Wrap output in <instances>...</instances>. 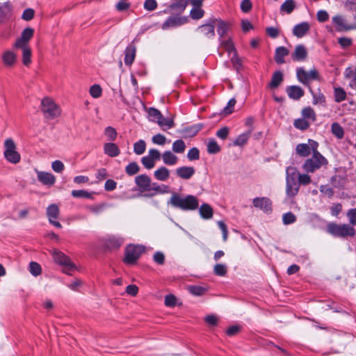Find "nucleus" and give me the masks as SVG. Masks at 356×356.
I'll return each instance as SVG.
<instances>
[{
    "instance_id": "obj_33",
    "label": "nucleus",
    "mask_w": 356,
    "mask_h": 356,
    "mask_svg": "<svg viewBox=\"0 0 356 356\" xmlns=\"http://www.w3.org/2000/svg\"><path fill=\"white\" fill-rule=\"evenodd\" d=\"M15 48H20L22 50V63L24 65L27 66L31 63V50L29 45L23 47H15Z\"/></svg>"
},
{
    "instance_id": "obj_55",
    "label": "nucleus",
    "mask_w": 356,
    "mask_h": 356,
    "mask_svg": "<svg viewBox=\"0 0 356 356\" xmlns=\"http://www.w3.org/2000/svg\"><path fill=\"white\" fill-rule=\"evenodd\" d=\"M189 291L194 296H202L207 291V289L201 286H189Z\"/></svg>"
},
{
    "instance_id": "obj_12",
    "label": "nucleus",
    "mask_w": 356,
    "mask_h": 356,
    "mask_svg": "<svg viewBox=\"0 0 356 356\" xmlns=\"http://www.w3.org/2000/svg\"><path fill=\"white\" fill-rule=\"evenodd\" d=\"M187 5L188 1L186 0H174L163 12L166 14H175V15L181 16Z\"/></svg>"
},
{
    "instance_id": "obj_32",
    "label": "nucleus",
    "mask_w": 356,
    "mask_h": 356,
    "mask_svg": "<svg viewBox=\"0 0 356 356\" xmlns=\"http://www.w3.org/2000/svg\"><path fill=\"white\" fill-rule=\"evenodd\" d=\"M12 7L9 3L0 4V23L11 16Z\"/></svg>"
},
{
    "instance_id": "obj_40",
    "label": "nucleus",
    "mask_w": 356,
    "mask_h": 356,
    "mask_svg": "<svg viewBox=\"0 0 356 356\" xmlns=\"http://www.w3.org/2000/svg\"><path fill=\"white\" fill-rule=\"evenodd\" d=\"M332 134L338 139L343 138L344 136V131L343 127L338 122H333L331 125Z\"/></svg>"
},
{
    "instance_id": "obj_46",
    "label": "nucleus",
    "mask_w": 356,
    "mask_h": 356,
    "mask_svg": "<svg viewBox=\"0 0 356 356\" xmlns=\"http://www.w3.org/2000/svg\"><path fill=\"white\" fill-rule=\"evenodd\" d=\"M220 151V147L215 139H210L207 144V152L209 154H216Z\"/></svg>"
},
{
    "instance_id": "obj_21",
    "label": "nucleus",
    "mask_w": 356,
    "mask_h": 356,
    "mask_svg": "<svg viewBox=\"0 0 356 356\" xmlns=\"http://www.w3.org/2000/svg\"><path fill=\"white\" fill-rule=\"evenodd\" d=\"M310 28L307 22H303L294 26L293 34L297 38H302L307 34Z\"/></svg>"
},
{
    "instance_id": "obj_9",
    "label": "nucleus",
    "mask_w": 356,
    "mask_h": 356,
    "mask_svg": "<svg viewBox=\"0 0 356 356\" xmlns=\"http://www.w3.org/2000/svg\"><path fill=\"white\" fill-rule=\"evenodd\" d=\"M124 243V238L119 235H107L103 238L104 248L110 251L118 250Z\"/></svg>"
},
{
    "instance_id": "obj_5",
    "label": "nucleus",
    "mask_w": 356,
    "mask_h": 356,
    "mask_svg": "<svg viewBox=\"0 0 356 356\" xmlns=\"http://www.w3.org/2000/svg\"><path fill=\"white\" fill-rule=\"evenodd\" d=\"M41 111L48 120H53L60 114L59 106L49 97H44L42 99Z\"/></svg>"
},
{
    "instance_id": "obj_11",
    "label": "nucleus",
    "mask_w": 356,
    "mask_h": 356,
    "mask_svg": "<svg viewBox=\"0 0 356 356\" xmlns=\"http://www.w3.org/2000/svg\"><path fill=\"white\" fill-rule=\"evenodd\" d=\"M188 21L187 16L172 15L162 24L163 30H168L172 28H177L186 24Z\"/></svg>"
},
{
    "instance_id": "obj_57",
    "label": "nucleus",
    "mask_w": 356,
    "mask_h": 356,
    "mask_svg": "<svg viewBox=\"0 0 356 356\" xmlns=\"http://www.w3.org/2000/svg\"><path fill=\"white\" fill-rule=\"evenodd\" d=\"M312 182L311 177L307 174H300L298 176V186L300 187V185L307 186L309 184Z\"/></svg>"
},
{
    "instance_id": "obj_61",
    "label": "nucleus",
    "mask_w": 356,
    "mask_h": 356,
    "mask_svg": "<svg viewBox=\"0 0 356 356\" xmlns=\"http://www.w3.org/2000/svg\"><path fill=\"white\" fill-rule=\"evenodd\" d=\"M141 163L147 169H152L154 167L155 161H153L148 155L141 159Z\"/></svg>"
},
{
    "instance_id": "obj_13",
    "label": "nucleus",
    "mask_w": 356,
    "mask_h": 356,
    "mask_svg": "<svg viewBox=\"0 0 356 356\" xmlns=\"http://www.w3.org/2000/svg\"><path fill=\"white\" fill-rule=\"evenodd\" d=\"M216 21V18H211L207 20L205 24L197 27V31L209 39L213 38Z\"/></svg>"
},
{
    "instance_id": "obj_63",
    "label": "nucleus",
    "mask_w": 356,
    "mask_h": 356,
    "mask_svg": "<svg viewBox=\"0 0 356 356\" xmlns=\"http://www.w3.org/2000/svg\"><path fill=\"white\" fill-rule=\"evenodd\" d=\"M157 2L156 0H145L144 2V8L147 11H153L157 8Z\"/></svg>"
},
{
    "instance_id": "obj_38",
    "label": "nucleus",
    "mask_w": 356,
    "mask_h": 356,
    "mask_svg": "<svg viewBox=\"0 0 356 356\" xmlns=\"http://www.w3.org/2000/svg\"><path fill=\"white\" fill-rule=\"evenodd\" d=\"M47 216L48 217L49 220L58 218L59 216L58 207L55 204H50L47 208Z\"/></svg>"
},
{
    "instance_id": "obj_8",
    "label": "nucleus",
    "mask_w": 356,
    "mask_h": 356,
    "mask_svg": "<svg viewBox=\"0 0 356 356\" xmlns=\"http://www.w3.org/2000/svg\"><path fill=\"white\" fill-rule=\"evenodd\" d=\"M52 255L54 261L64 267L63 273L71 275V273L75 269V265L71 261L70 259L60 251L54 250Z\"/></svg>"
},
{
    "instance_id": "obj_7",
    "label": "nucleus",
    "mask_w": 356,
    "mask_h": 356,
    "mask_svg": "<svg viewBox=\"0 0 356 356\" xmlns=\"http://www.w3.org/2000/svg\"><path fill=\"white\" fill-rule=\"evenodd\" d=\"M5 158L12 163H17L20 161V154L16 151V145L12 138H7L4 142Z\"/></svg>"
},
{
    "instance_id": "obj_4",
    "label": "nucleus",
    "mask_w": 356,
    "mask_h": 356,
    "mask_svg": "<svg viewBox=\"0 0 356 356\" xmlns=\"http://www.w3.org/2000/svg\"><path fill=\"white\" fill-rule=\"evenodd\" d=\"M327 232L337 238L354 237L356 235V229L350 224L346 223L330 222L327 225Z\"/></svg>"
},
{
    "instance_id": "obj_29",
    "label": "nucleus",
    "mask_w": 356,
    "mask_h": 356,
    "mask_svg": "<svg viewBox=\"0 0 356 356\" xmlns=\"http://www.w3.org/2000/svg\"><path fill=\"white\" fill-rule=\"evenodd\" d=\"M252 129L251 128L249 129L246 132L238 136V137L235 139V140L233 143L234 145L240 147L245 145L248 143L250 136L252 135Z\"/></svg>"
},
{
    "instance_id": "obj_10",
    "label": "nucleus",
    "mask_w": 356,
    "mask_h": 356,
    "mask_svg": "<svg viewBox=\"0 0 356 356\" xmlns=\"http://www.w3.org/2000/svg\"><path fill=\"white\" fill-rule=\"evenodd\" d=\"M296 74L298 81L305 86L309 85L310 80H318V72L316 69L311 70L309 72H306L302 67H298L296 70Z\"/></svg>"
},
{
    "instance_id": "obj_41",
    "label": "nucleus",
    "mask_w": 356,
    "mask_h": 356,
    "mask_svg": "<svg viewBox=\"0 0 356 356\" xmlns=\"http://www.w3.org/2000/svg\"><path fill=\"white\" fill-rule=\"evenodd\" d=\"M334 101L337 103L341 102L346 99V92L343 88L337 87L334 88Z\"/></svg>"
},
{
    "instance_id": "obj_36",
    "label": "nucleus",
    "mask_w": 356,
    "mask_h": 356,
    "mask_svg": "<svg viewBox=\"0 0 356 356\" xmlns=\"http://www.w3.org/2000/svg\"><path fill=\"white\" fill-rule=\"evenodd\" d=\"M216 26L220 39H222L228 31V24L220 19H217Z\"/></svg>"
},
{
    "instance_id": "obj_20",
    "label": "nucleus",
    "mask_w": 356,
    "mask_h": 356,
    "mask_svg": "<svg viewBox=\"0 0 356 356\" xmlns=\"http://www.w3.org/2000/svg\"><path fill=\"white\" fill-rule=\"evenodd\" d=\"M38 179L44 185L53 186L56 181L54 175L50 172L37 171Z\"/></svg>"
},
{
    "instance_id": "obj_58",
    "label": "nucleus",
    "mask_w": 356,
    "mask_h": 356,
    "mask_svg": "<svg viewBox=\"0 0 356 356\" xmlns=\"http://www.w3.org/2000/svg\"><path fill=\"white\" fill-rule=\"evenodd\" d=\"M187 158L189 161H195L200 159V151L197 147H193L189 149L187 154Z\"/></svg>"
},
{
    "instance_id": "obj_14",
    "label": "nucleus",
    "mask_w": 356,
    "mask_h": 356,
    "mask_svg": "<svg viewBox=\"0 0 356 356\" xmlns=\"http://www.w3.org/2000/svg\"><path fill=\"white\" fill-rule=\"evenodd\" d=\"M34 33L33 29L31 27H27L24 29L21 34L20 38H19L14 46L15 47H23L28 45L29 41L33 38Z\"/></svg>"
},
{
    "instance_id": "obj_47",
    "label": "nucleus",
    "mask_w": 356,
    "mask_h": 356,
    "mask_svg": "<svg viewBox=\"0 0 356 356\" xmlns=\"http://www.w3.org/2000/svg\"><path fill=\"white\" fill-rule=\"evenodd\" d=\"M139 170V165L136 162L134 161L129 163L125 168V172L129 176H133L137 174Z\"/></svg>"
},
{
    "instance_id": "obj_24",
    "label": "nucleus",
    "mask_w": 356,
    "mask_h": 356,
    "mask_svg": "<svg viewBox=\"0 0 356 356\" xmlns=\"http://www.w3.org/2000/svg\"><path fill=\"white\" fill-rule=\"evenodd\" d=\"M161 157L163 163L167 165H175L179 161L178 157L174 154V152L170 150L165 151L162 154Z\"/></svg>"
},
{
    "instance_id": "obj_1",
    "label": "nucleus",
    "mask_w": 356,
    "mask_h": 356,
    "mask_svg": "<svg viewBox=\"0 0 356 356\" xmlns=\"http://www.w3.org/2000/svg\"><path fill=\"white\" fill-rule=\"evenodd\" d=\"M168 204L175 209H179L184 211H195L199 207L198 198L193 195H183L179 193H172Z\"/></svg>"
},
{
    "instance_id": "obj_50",
    "label": "nucleus",
    "mask_w": 356,
    "mask_h": 356,
    "mask_svg": "<svg viewBox=\"0 0 356 356\" xmlns=\"http://www.w3.org/2000/svg\"><path fill=\"white\" fill-rule=\"evenodd\" d=\"M213 273L218 276H225L227 273V266L224 264H217L213 268Z\"/></svg>"
},
{
    "instance_id": "obj_22",
    "label": "nucleus",
    "mask_w": 356,
    "mask_h": 356,
    "mask_svg": "<svg viewBox=\"0 0 356 356\" xmlns=\"http://www.w3.org/2000/svg\"><path fill=\"white\" fill-rule=\"evenodd\" d=\"M307 56V51L305 47L302 44H298L296 47L295 51L291 55L293 60L302 61Z\"/></svg>"
},
{
    "instance_id": "obj_39",
    "label": "nucleus",
    "mask_w": 356,
    "mask_h": 356,
    "mask_svg": "<svg viewBox=\"0 0 356 356\" xmlns=\"http://www.w3.org/2000/svg\"><path fill=\"white\" fill-rule=\"evenodd\" d=\"M296 8L294 0H286L280 6V11L291 14Z\"/></svg>"
},
{
    "instance_id": "obj_19",
    "label": "nucleus",
    "mask_w": 356,
    "mask_h": 356,
    "mask_svg": "<svg viewBox=\"0 0 356 356\" xmlns=\"http://www.w3.org/2000/svg\"><path fill=\"white\" fill-rule=\"evenodd\" d=\"M286 92L289 97L293 100H299L305 94L302 88L298 86H289L286 87Z\"/></svg>"
},
{
    "instance_id": "obj_6",
    "label": "nucleus",
    "mask_w": 356,
    "mask_h": 356,
    "mask_svg": "<svg viewBox=\"0 0 356 356\" xmlns=\"http://www.w3.org/2000/svg\"><path fill=\"white\" fill-rule=\"evenodd\" d=\"M145 248L143 245L129 244L124 250V258L123 261L127 265H133L140 258Z\"/></svg>"
},
{
    "instance_id": "obj_3",
    "label": "nucleus",
    "mask_w": 356,
    "mask_h": 356,
    "mask_svg": "<svg viewBox=\"0 0 356 356\" xmlns=\"http://www.w3.org/2000/svg\"><path fill=\"white\" fill-rule=\"evenodd\" d=\"M298 172L297 168L289 166L286 169V194L288 197L296 196L299 191Z\"/></svg>"
},
{
    "instance_id": "obj_54",
    "label": "nucleus",
    "mask_w": 356,
    "mask_h": 356,
    "mask_svg": "<svg viewBox=\"0 0 356 356\" xmlns=\"http://www.w3.org/2000/svg\"><path fill=\"white\" fill-rule=\"evenodd\" d=\"M89 92L93 98H98L101 97L102 90L99 85L95 84L90 88Z\"/></svg>"
},
{
    "instance_id": "obj_37",
    "label": "nucleus",
    "mask_w": 356,
    "mask_h": 356,
    "mask_svg": "<svg viewBox=\"0 0 356 356\" xmlns=\"http://www.w3.org/2000/svg\"><path fill=\"white\" fill-rule=\"evenodd\" d=\"M186 146L182 139H178L173 142L172 150L176 154H183L186 150Z\"/></svg>"
},
{
    "instance_id": "obj_30",
    "label": "nucleus",
    "mask_w": 356,
    "mask_h": 356,
    "mask_svg": "<svg viewBox=\"0 0 356 356\" xmlns=\"http://www.w3.org/2000/svg\"><path fill=\"white\" fill-rule=\"evenodd\" d=\"M289 54L285 47H279L275 50V60L277 64H282L285 62L284 57Z\"/></svg>"
},
{
    "instance_id": "obj_18",
    "label": "nucleus",
    "mask_w": 356,
    "mask_h": 356,
    "mask_svg": "<svg viewBox=\"0 0 356 356\" xmlns=\"http://www.w3.org/2000/svg\"><path fill=\"white\" fill-rule=\"evenodd\" d=\"M135 182L142 192L149 191L151 179L146 175H140L135 178Z\"/></svg>"
},
{
    "instance_id": "obj_53",
    "label": "nucleus",
    "mask_w": 356,
    "mask_h": 356,
    "mask_svg": "<svg viewBox=\"0 0 356 356\" xmlns=\"http://www.w3.org/2000/svg\"><path fill=\"white\" fill-rule=\"evenodd\" d=\"M104 134L107 136L108 139L113 141L117 138L118 133L115 128L113 127H107L104 129Z\"/></svg>"
},
{
    "instance_id": "obj_52",
    "label": "nucleus",
    "mask_w": 356,
    "mask_h": 356,
    "mask_svg": "<svg viewBox=\"0 0 356 356\" xmlns=\"http://www.w3.org/2000/svg\"><path fill=\"white\" fill-rule=\"evenodd\" d=\"M72 195L74 197L76 198H87L90 199L92 197V195L90 193L85 191V190H73L71 193Z\"/></svg>"
},
{
    "instance_id": "obj_59",
    "label": "nucleus",
    "mask_w": 356,
    "mask_h": 356,
    "mask_svg": "<svg viewBox=\"0 0 356 356\" xmlns=\"http://www.w3.org/2000/svg\"><path fill=\"white\" fill-rule=\"evenodd\" d=\"M296 220V217L291 212L286 213L282 216V221L284 225L292 224V223L295 222Z\"/></svg>"
},
{
    "instance_id": "obj_56",
    "label": "nucleus",
    "mask_w": 356,
    "mask_h": 356,
    "mask_svg": "<svg viewBox=\"0 0 356 356\" xmlns=\"http://www.w3.org/2000/svg\"><path fill=\"white\" fill-rule=\"evenodd\" d=\"M168 189V187L165 185H162V186H161L156 183L151 182L150 187L149 188V191H154L156 192L155 193H163L167 192Z\"/></svg>"
},
{
    "instance_id": "obj_35",
    "label": "nucleus",
    "mask_w": 356,
    "mask_h": 356,
    "mask_svg": "<svg viewBox=\"0 0 356 356\" xmlns=\"http://www.w3.org/2000/svg\"><path fill=\"white\" fill-rule=\"evenodd\" d=\"M3 63L7 66H13L16 61V55L11 51H6L2 56Z\"/></svg>"
},
{
    "instance_id": "obj_64",
    "label": "nucleus",
    "mask_w": 356,
    "mask_h": 356,
    "mask_svg": "<svg viewBox=\"0 0 356 356\" xmlns=\"http://www.w3.org/2000/svg\"><path fill=\"white\" fill-rule=\"evenodd\" d=\"M152 140L156 145H163L166 142V138L161 134H157L152 137Z\"/></svg>"
},
{
    "instance_id": "obj_44",
    "label": "nucleus",
    "mask_w": 356,
    "mask_h": 356,
    "mask_svg": "<svg viewBox=\"0 0 356 356\" xmlns=\"http://www.w3.org/2000/svg\"><path fill=\"white\" fill-rule=\"evenodd\" d=\"M293 125L296 129L304 131L309 128L310 122L302 118H298L294 120Z\"/></svg>"
},
{
    "instance_id": "obj_48",
    "label": "nucleus",
    "mask_w": 356,
    "mask_h": 356,
    "mask_svg": "<svg viewBox=\"0 0 356 356\" xmlns=\"http://www.w3.org/2000/svg\"><path fill=\"white\" fill-rule=\"evenodd\" d=\"M107 207L106 204H99L95 205H90L86 207V209L91 213L94 214H99L103 212L105 209Z\"/></svg>"
},
{
    "instance_id": "obj_60",
    "label": "nucleus",
    "mask_w": 356,
    "mask_h": 356,
    "mask_svg": "<svg viewBox=\"0 0 356 356\" xmlns=\"http://www.w3.org/2000/svg\"><path fill=\"white\" fill-rule=\"evenodd\" d=\"M349 223L351 226L356 225V208L350 209L348 211L346 214Z\"/></svg>"
},
{
    "instance_id": "obj_34",
    "label": "nucleus",
    "mask_w": 356,
    "mask_h": 356,
    "mask_svg": "<svg viewBox=\"0 0 356 356\" xmlns=\"http://www.w3.org/2000/svg\"><path fill=\"white\" fill-rule=\"evenodd\" d=\"M301 114L302 118L306 119L309 122L310 121L314 122L316 120V113L314 110L310 106L304 108L302 110Z\"/></svg>"
},
{
    "instance_id": "obj_26",
    "label": "nucleus",
    "mask_w": 356,
    "mask_h": 356,
    "mask_svg": "<svg viewBox=\"0 0 356 356\" xmlns=\"http://www.w3.org/2000/svg\"><path fill=\"white\" fill-rule=\"evenodd\" d=\"M312 152V145L308 142V144L306 143H300L296 145V152L298 155L301 157H307L310 155Z\"/></svg>"
},
{
    "instance_id": "obj_45",
    "label": "nucleus",
    "mask_w": 356,
    "mask_h": 356,
    "mask_svg": "<svg viewBox=\"0 0 356 356\" xmlns=\"http://www.w3.org/2000/svg\"><path fill=\"white\" fill-rule=\"evenodd\" d=\"M146 149V143L143 140H139L134 144V152L137 155L143 154Z\"/></svg>"
},
{
    "instance_id": "obj_17",
    "label": "nucleus",
    "mask_w": 356,
    "mask_h": 356,
    "mask_svg": "<svg viewBox=\"0 0 356 356\" xmlns=\"http://www.w3.org/2000/svg\"><path fill=\"white\" fill-rule=\"evenodd\" d=\"M136 47L131 42L124 50V63L127 66L131 65L136 58Z\"/></svg>"
},
{
    "instance_id": "obj_25",
    "label": "nucleus",
    "mask_w": 356,
    "mask_h": 356,
    "mask_svg": "<svg viewBox=\"0 0 356 356\" xmlns=\"http://www.w3.org/2000/svg\"><path fill=\"white\" fill-rule=\"evenodd\" d=\"M332 22L337 26L338 31H348L352 29L353 27L346 24L345 19L339 15L332 17Z\"/></svg>"
},
{
    "instance_id": "obj_28",
    "label": "nucleus",
    "mask_w": 356,
    "mask_h": 356,
    "mask_svg": "<svg viewBox=\"0 0 356 356\" xmlns=\"http://www.w3.org/2000/svg\"><path fill=\"white\" fill-rule=\"evenodd\" d=\"M284 76L281 71H277L272 75L271 80L268 83V88L270 89L277 88L283 81Z\"/></svg>"
},
{
    "instance_id": "obj_42",
    "label": "nucleus",
    "mask_w": 356,
    "mask_h": 356,
    "mask_svg": "<svg viewBox=\"0 0 356 356\" xmlns=\"http://www.w3.org/2000/svg\"><path fill=\"white\" fill-rule=\"evenodd\" d=\"M190 12V16L193 19L198 20L202 18L204 15V10L202 8V6H193Z\"/></svg>"
},
{
    "instance_id": "obj_51",
    "label": "nucleus",
    "mask_w": 356,
    "mask_h": 356,
    "mask_svg": "<svg viewBox=\"0 0 356 356\" xmlns=\"http://www.w3.org/2000/svg\"><path fill=\"white\" fill-rule=\"evenodd\" d=\"M148 115L150 118V120L153 122H156L157 123V120L161 119V113L158 109L150 107L148 110Z\"/></svg>"
},
{
    "instance_id": "obj_16",
    "label": "nucleus",
    "mask_w": 356,
    "mask_h": 356,
    "mask_svg": "<svg viewBox=\"0 0 356 356\" xmlns=\"http://www.w3.org/2000/svg\"><path fill=\"white\" fill-rule=\"evenodd\" d=\"M195 172L192 166H181L176 169L175 173L178 177L182 179H190Z\"/></svg>"
},
{
    "instance_id": "obj_62",
    "label": "nucleus",
    "mask_w": 356,
    "mask_h": 356,
    "mask_svg": "<svg viewBox=\"0 0 356 356\" xmlns=\"http://www.w3.org/2000/svg\"><path fill=\"white\" fill-rule=\"evenodd\" d=\"M325 103V97L324 95L318 92L317 93H313V104H323Z\"/></svg>"
},
{
    "instance_id": "obj_43",
    "label": "nucleus",
    "mask_w": 356,
    "mask_h": 356,
    "mask_svg": "<svg viewBox=\"0 0 356 356\" xmlns=\"http://www.w3.org/2000/svg\"><path fill=\"white\" fill-rule=\"evenodd\" d=\"M157 124L163 129H169L174 127L175 124L172 119L165 118L163 115H161V119L157 120Z\"/></svg>"
},
{
    "instance_id": "obj_49",
    "label": "nucleus",
    "mask_w": 356,
    "mask_h": 356,
    "mask_svg": "<svg viewBox=\"0 0 356 356\" xmlns=\"http://www.w3.org/2000/svg\"><path fill=\"white\" fill-rule=\"evenodd\" d=\"M29 272L32 275H33L35 277L40 275L42 273V268H41L40 265L35 261L30 262Z\"/></svg>"
},
{
    "instance_id": "obj_23",
    "label": "nucleus",
    "mask_w": 356,
    "mask_h": 356,
    "mask_svg": "<svg viewBox=\"0 0 356 356\" xmlns=\"http://www.w3.org/2000/svg\"><path fill=\"white\" fill-rule=\"evenodd\" d=\"M104 152L110 157H116L120 154V150L115 143H106L104 145Z\"/></svg>"
},
{
    "instance_id": "obj_27",
    "label": "nucleus",
    "mask_w": 356,
    "mask_h": 356,
    "mask_svg": "<svg viewBox=\"0 0 356 356\" xmlns=\"http://www.w3.org/2000/svg\"><path fill=\"white\" fill-rule=\"evenodd\" d=\"M199 208V213L202 218L209 220L212 218L213 210L212 207L207 203H203Z\"/></svg>"
},
{
    "instance_id": "obj_15",
    "label": "nucleus",
    "mask_w": 356,
    "mask_h": 356,
    "mask_svg": "<svg viewBox=\"0 0 356 356\" xmlns=\"http://www.w3.org/2000/svg\"><path fill=\"white\" fill-rule=\"evenodd\" d=\"M252 204L254 207L263 210L265 212L271 211L272 202L268 197H255L252 200Z\"/></svg>"
},
{
    "instance_id": "obj_2",
    "label": "nucleus",
    "mask_w": 356,
    "mask_h": 356,
    "mask_svg": "<svg viewBox=\"0 0 356 356\" xmlns=\"http://www.w3.org/2000/svg\"><path fill=\"white\" fill-rule=\"evenodd\" d=\"M309 143L312 145V156L305 160L302 168L307 173H314L321 167L326 166L328 164V161L327 159L318 151V144L317 142L309 139Z\"/></svg>"
},
{
    "instance_id": "obj_31",
    "label": "nucleus",
    "mask_w": 356,
    "mask_h": 356,
    "mask_svg": "<svg viewBox=\"0 0 356 356\" xmlns=\"http://www.w3.org/2000/svg\"><path fill=\"white\" fill-rule=\"evenodd\" d=\"M154 176L157 180L165 181L170 177V170L166 167L161 166L154 171Z\"/></svg>"
}]
</instances>
